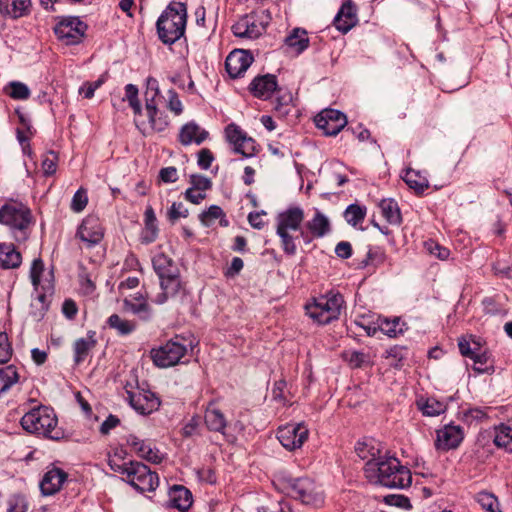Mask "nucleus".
I'll list each match as a JSON object with an SVG mask.
<instances>
[{
  "label": "nucleus",
  "instance_id": "nucleus-34",
  "mask_svg": "<svg viewBox=\"0 0 512 512\" xmlns=\"http://www.w3.org/2000/svg\"><path fill=\"white\" fill-rule=\"evenodd\" d=\"M145 227L141 233V241L145 244L154 242L158 236L157 219L152 207H148L144 213Z\"/></svg>",
  "mask_w": 512,
  "mask_h": 512
},
{
  "label": "nucleus",
  "instance_id": "nucleus-19",
  "mask_svg": "<svg viewBox=\"0 0 512 512\" xmlns=\"http://www.w3.org/2000/svg\"><path fill=\"white\" fill-rule=\"evenodd\" d=\"M126 442L131 448H133L139 457L146 461L153 464H159L162 462L163 455L157 448L151 447L150 443H147L132 434L127 436Z\"/></svg>",
  "mask_w": 512,
  "mask_h": 512
},
{
  "label": "nucleus",
  "instance_id": "nucleus-48",
  "mask_svg": "<svg viewBox=\"0 0 512 512\" xmlns=\"http://www.w3.org/2000/svg\"><path fill=\"white\" fill-rule=\"evenodd\" d=\"M123 100H127L129 106L132 108L135 115L142 114V106L138 98V88L134 84H127L125 86V97Z\"/></svg>",
  "mask_w": 512,
  "mask_h": 512
},
{
  "label": "nucleus",
  "instance_id": "nucleus-64",
  "mask_svg": "<svg viewBox=\"0 0 512 512\" xmlns=\"http://www.w3.org/2000/svg\"><path fill=\"white\" fill-rule=\"evenodd\" d=\"M213 160H214V156L209 149L204 148L198 152L197 164L201 169H203V170L209 169Z\"/></svg>",
  "mask_w": 512,
  "mask_h": 512
},
{
  "label": "nucleus",
  "instance_id": "nucleus-32",
  "mask_svg": "<svg viewBox=\"0 0 512 512\" xmlns=\"http://www.w3.org/2000/svg\"><path fill=\"white\" fill-rule=\"evenodd\" d=\"M155 366L168 368L179 364H188L192 354H149Z\"/></svg>",
  "mask_w": 512,
  "mask_h": 512
},
{
  "label": "nucleus",
  "instance_id": "nucleus-51",
  "mask_svg": "<svg viewBox=\"0 0 512 512\" xmlns=\"http://www.w3.org/2000/svg\"><path fill=\"white\" fill-rule=\"evenodd\" d=\"M384 503L390 506H395L398 508H402L405 510L412 509V504L410 499L404 495L400 494H389L386 495L383 499Z\"/></svg>",
  "mask_w": 512,
  "mask_h": 512
},
{
  "label": "nucleus",
  "instance_id": "nucleus-42",
  "mask_svg": "<svg viewBox=\"0 0 512 512\" xmlns=\"http://www.w3.org/2000/svg\"><path fill=\"white\" fill-rule=\"evenodd\" d=\"M512 424H500L495 427L494 444L497 447H503L507 451L512 452Z\"/></svg>",
  "mask_w": 512,
  "mask_h": 512
},
{
  "label": "nucleus",
  "instance_id": "nucleus-49",
  "mask_svg": "<svg viewBox=\"0 0 512 512\" xmlns=\"http://www.w3.org/2000/svg\"><path fill=\"white\" fill-rule=\"evenodd\" d=\"M477 502L488 512H501L497 498L488 492H480L477 495Z\"/></svg>",
  "mask_w": 512,
  "mask_h": 512
},
{
  "label": "nucleus",
  "instance_id": "nucleus-33",
  "mask_svg": "<svg viewBox=\"0 0 512 512\" xmlns=\"http://www.w3.org/2000/svg\"><path fill=\"white\" fill-rule=\"evenodd\" d=\"M405 323H402L399 318H394L389 320L387 318H378L377 320V328H373V332L375 333L377 329H379L383 334L387 335L390 338H396L399 335H402L406 330Z\"/></svg>",
  "mask_w": 512,
  "mask_h": 512
},
{
  "label": "nucleus",
  "instance_id": "nucleus-62",
  "mask_svg": "<svg viewBox=\"0 0 512 512\" xmlns=\"http://www.w3.org/2000/svg\"><path fill=\"white\" fill-rule=\"evenodd\" d=\"M94 335L95 333L89 334L85 338H80L76 340L74 344V352H88L94 349L96 343Z\"/></svg>",
  "mask_w": 512,
  "mask_h": 512
},
{
  "label": "nucleus",
  "instance_id": "nucleus-35",
  "mask_svg": "<svg viewBox=\"0 0 512 512\" xmlns=\"http://www.w3.org/2000/svg\"><path fill=\"white\" fill-rule=\"evenodd\" d=\"M378 446L379 444L373 439H367L358 441L355 446V451L362 460H367V462L378 461L382 457L381 449Z\"/></svg>",
  "mask_w": 512,
  "mask_h": 512
},
{
  "label": "nucleus",
  "instance_id": "nucleus-61",
  "mask_svg": "<svg viewBox=\"0 0 512 512\" xmlns=\"http://www.w3.org/2000/svg\"><path fill=\"white\" fill-rule=\"evenodd\" d=\"M168 218L171 222H175L179 218L188 216V209L182 202H174L168 210Z\"/></svg>",
  "mask_w": 512,
  "mask_h": 512
},
{
  "label": "nucleus",
  "instance_id": "nucleus-43",
  "mask_svg": "<svg viewBox=\"0 0 512 512\" xmlns=\"http://www.w3.org/2000/svg\"><path fill=\"white\" fill-rule=\"evenodd\" d=\"M199 219L204 226H211L216 219H220L222 226H227L228 221L224 219V212L221 207L217 205H211L207 210L203 211L199 215Z\"/></svg>",
  "mask_w": 512,
  "mask_h": 512
},
{
  "label": "nucleus",
  "instance_id": "nucleus-55",
  "mask_svg": "<svg viewBox=\"0 0 512 512\" xmlns=\"http://www.w3.org/2000/svg\"><path fill=\"white\" fill-rule=\"evenodd\" d=\"M166 107L176 116H179L183 112L182 102L174 89H170L167 91Z\"/></svg>",
  "mask_w": 512,
  "mask_h": 512
},
{
  "label": "nucleus",
  "instance_id": "nucleus-7",
  "mask_svg": "<svg viewBox=\"0 0 512 512\" xmlns=\"http://www.w3.org/2000/svg\"><path fill=\"white\" fill-rule=\"evenodd\" d=\"M288 494L303 504L319 507L324 502L323 493L309 478H298L291 482Z\"/></svg>",
  "mask_w": 512,
  "mask_h": 512
},
{
  "label": "nucleus",
  "instance_id": "nucleus-21",
  "mask_svg": "<svg viewBox=\"0 0 512 512\" xmlns=\"http://www.w3.org/2000/svg\"><path fill=\"white\" fill-rule=\"evenodd\" d=\"M67 479V473L60 468L48 470L41 482L40 490L43 495L50 496L57 493Z\"/></svg>",
  "mask_w": 512,
  "mask_h": 512
},
{
  "label": "nucleus",
  "instance_id": "nucleus-26",
  "mask_svg": "<svg viewBox=\"0 0 512 512\" xmlns=\"http://www.w3.org/2000/svg\"><path fill=\"white\" fill-rule=\"evenodd\" d=\"M169 504L179 511H187L192 505V494L186 487L174 485L169 490Z\"/></svg>",
  "mask_w": 512,
  "mask_h": 512
},
{
  "label": "nucleus",
  "instance_id": "nucleus-29",
  "mask_svg": "<svg viewBox=\"0 0 512 512\" xmlns=\"http://www.w3.org/2000/svg\"><path fill=\"white\" fill-rule=\"evenodd\" d=\"M468 358L466 367L473 369L477 374L494 371V360L489 354H463Z\"/></svg>",
  "mask_w": 512,
  "mask_h": 512
},
{
  "label": "nucleus",
  "instance_id": "nucleus-54",
  "mask_svg": "<svg viewBox=\"0 0 512 512\" xmlns=\"http://www.w3.org/2000/svg\"><path fill=\"white\" fill-rule=\"evenodd\" d=\"M385 261L386 254L384 253V251L378 247H375L369 249L364 263L365 265H372L374 267H377L384 264Z\"/></svg>",
  "mask_w": 512,
  "mask_h": 512
},
{
  "label": "nucleus",
  "instance_id": "nucleus-63",
  "mask_svg": "<svg viewBox=\"0 0 512 512\" xmlns=\"http://www.w3.org/2000/svg\"><path fill=\"white\" fill-rule=\"evenodd\" d=\"M426 248L430 254L436 256L440 260H446L450 255V250L440 246L438 243L429 241L426 243Z\"/></svg>",
  "mask_w": 512,
  "mask_h": 512
},
{
  "label": "nucleus",
  "instance_id": "nucleus-5",
  "mask_svg": "<svg viewBox=\"0 0 512 512\" xmlns=\"http://www.w3.org/2000/svg\"><path fill=\"white\" fill-rule=\"evenodd\" d=\"M0 223L23 232L32 223L31 210L22 202L10 200L0 208Z\"/></svg>",
  "mask_w": 512,
  "mask_h": 512
},
{
  "label": "nucleus",
  "instance_id": "nucleus-3",
  "mask_svg": "<svg viewBox=\"0 0 512 512\" xmlns=\"http://www.w3.org/2000/svg\"><path fill=\"white\" fill-rule=\"evenodd\" d=\"M304 220V211L300 207H290L277 216L276 234L280 238L285 254L293 256L297 252L296 239L291 231H299Z\"/></svg>",
  "mask_w": 512,
  "mask_h": 512
},
{
  "label": "nucleus",
  "instance_id": "nucleus-9",
  "mask_svg": "<svg viewBox=\"0 0 512 512\" xmlns=\"http://www.w3.org/2000/svg\"><path fill=\"white\" fill-rule=\"evenodd\" d=\"M87 25L78 17H68L55 27V34L66 45H75L82 41Z\"/></svg>",
  "mask_w": 512,
  "mask_h": 512
},
{
  "label": "nucleus",
  "instance_id": "nucleus-4",
  "mask_svg": "<svg viewBox=\"0 0 512 512\" xmlns=\"http://www.w3.org/2000/svg\"><path fill=\"white\" fill-rule=\"evenodd\" d=\"M344 305L343 296L330 291L306 305L307 315L319 324H328L339 318Z\"/></svg>",
  "mask_w": 512,
  "mask_h": 512
},
{
  "label": "nucleus",
  "instance_id": "nucleus-47",
  "mask_svg": "<svg viewBox=\"0 0 512 512\" xmlns=\"http://www.w3.org/2000/svg\"><path fill=\"white\" fill-rule=\"evenodd\" d=\"M147 117L149 120V126L154 132H162L169 125L168 116L163 112H160L158 108L155 109V113L147 112Z\"/></svg>",
  "mask_w": 512,
  "mask_h": 512
},
{
  "label": "nucleus",
  "instance_id": "nucleus-58",
  "mask_svg": "<svg viewBox=\"0 0 512 512\" xmlns=\"http://www.w3.org/2000/svg\"><path fill=\"white\" fill-rule=\"evenodd\" d=\"M345 362L349 364L351 368H359L364 364L370 362L371 354H341Z\"/></svg>",
  "mask_w": 512,
  "mask_h": 512
},
{
  "label": "nucleus",
  "instance_id": "nucleus-46",
  "mask_svg": "<svg viewBox=\"0 0 512 512\" xmlns=\"http://www.w3.org/2000/svg\"><path fill=\"white\" fill-rule=\"evenodd\" d=\"M45 425L43 431L40 434L52 440H59L63 438V432L60 430H56L57 426V418L53 413V410H50V415L44 419Z\"/></svg>",
  "mask_w": 512,
  "mask_h": 512
},
{
  "label": "nucleus",
  "instance_id": "nucleus-56",
  "mask_svg": "<svg viewBox=\"0 0 512 512\" xmlns=\"http://www.w3.org/2000/svg\"><path fill=\"white\" fill-rule=\"evenodd\" d=\"M87 203H88L87 192L85 189L80 188L73 195V198L71 201V209L74 212L79 213L85 209Z\"/></svg>",
  "mask_w": 512,
  "mask_h": 512
},
{
  "label": "nucleus",
  "instance_id": "nucleus-57",
  "mask_svg": "<svg viewBox=\"0 0 512 512\" xmlns=\"http://www.w3.org/2000/svg\"><path fill=\"white\" fill-rule=\"evenodd\" d=\"M480 338L469 335L467 337H461L458 340L459 352H475L480 349Z\"/></svg>",
  "mask_w": 512,
  "mask_h": 512
},
{
  "label": "nucleus",
  "instance_id": "nucleus-60",
  "mask_svg": "<svg viewBox=\"0 0 512 512\" xmlns=\"http://www.w3.org/2000/svg\"><path fill=\"white\" fill-rule=\"evenodd\" d=\"M190 184V188L200 190L204 193L212 187V182L208 177L198 174L190 176Z\"/></svg>",
  "mask_w": 512,
  "mask_h": 512
},
{
  "label": "nucleus",
  "instance_id": "nucleus-40",
  "mask_svg": "<svg viewBox=\"0 0 512 512\" xmlns=\"http://www.w3.org/2000/svg\"><path fill=\"white\" fill-rule=\"evenodd\" d=\"M285 43L290 48L294 49L297 54L302 53L309 46V38L307 32L301 28H295L286 37Z\"/></svg>",
  "mask_w": 512,
  "mask_h": 512
},
{
  "label": "nucleus",
  "instance_id": "nucleus-14",
  "mask_svg": "<svg viewBox=\"0 0 512 512\" xmlns=\"http://www.w3.org/2000/svg\"><path fill=\"white\" fill-rule=\"evenodd\" d=\"M77 236L88 247L97 245L104 236V229L100 219L94 215L85 217L77 230Z\"/></svg>",
  "mask_w": 512,
  "mask_h": 512
},
{
  "label": "nucleus",
  "instance_id": "nucleus-1",
  "mask_svg": "<svg viewBox=\"0 0 512 512\" xmlns=\"http://www.w3.org/2000/svg\"><path fill=\"white\" fill-rule=\"evenodd\" d=\"M364 472L371 483L389 489H405L412 483L410 470L395 457L382 456L378 461H368Z\"/></svg>",
  "mask_w": 512,
  "mask_h": 512
},
{
  "label": "nucleus",
  "instance_id": "nucleus-22",
  "mask_svg": "<svg viewBox=\"0 0 512 512\" xmlns=\"http://www.w3.org/2000/svg\"><path fill=\"white\" fill-rule=\"evenodd\" d=\"M197 345L198 341L192 336L176 335L165 345L152 348L150 352H193Z\"/></svg>",
  "mask_w": 512,
  "mask_h": 512
},
{
  "label": "nucleus",
  "instance_id": "nucleus-52",
  "mask_svg": "<svg viewBox=\"0 0 512 512\" xmlns=\"http://www.w3.org/2000/svg\"><path fill=\"white\" fill-rule=\"evenodd\" d=\"M487 409L488 408L480 407L470 408L463 413V420L469 425L473 424L474 422H480L487 418Z\"/></svg>",
  "mask_w": 512,
  "mask_h": 512
},
{
  "label": "nucleus",
  "instance_id": "nucleus-28",
  "mask_svg": "<svg viewBox=\"0 0 512 512\" xmlns=\"http://www.w3.org/2000/svg\"><path fill=\"white\" fill-rule=\"evenodd\" d=\"M22 257L12 243L0 244V268L14 269L20 266Z\"/></svg>",
  "mask_w": 512,
  "mask_h": 512
},
{
  "label": "nucleus",
  "instance_id": "nucleus-2",
  "mask_svg": "<svg viewBox=\"0 0 512 512\" xmlns=\"http://www.w3.org/2000/svg\"><path fill=\"white\" fill-rule=\"evenodd\" d=\"M187 7L183 2H171L156 22L159 39L164 44H174L185 33Z\"/></svg>",
  "mask_w": 512,
  "mask_h": 512
},
{
  "label": "nucleus",
  "instance_id": "nucleus-59",
  "mask_svg": "<svg viewBox=\"0 0 512 512\" xmlns=\"http://www.w3.org/2000/svg\"><path fill=\"white\" fill-rule=\"evenodd\" d=\"M105 82L104 76H101L94 82H85L80 88L79 93L86 99H91L94 96L95 91L102 86Z\"/></svg>",
  "mask_w": 512,
  "mask_h": 512
},
{
  "label": "nucleus",
  "instance_id": "nucleus-17",
  "mask_svg": "<svg viewBox=\"0 0 512 512\" xmlns=\"http://www.w3.org/2000/svg\"><path fill=\"white\" fill-rule=\"evenodd\" d=\"M153 268L161 281L173 285L172 290L177 291L180 285L179 279L172 272V260L163 253L157 254L153 260Z\"/></svg>",
  "mask_w": 512,
  "mask_h": 512
},
{
  "label": "nucleus",
  "instance_id": "nucleus-31",
  "mask_svg": "<svg viewBox=\"0 0 512 512\" xmlns=\"http://www.w3.org/2000/svg\"><path fill=\"white\" fill-rule=\"evenodd\" d=\"M204 421L208 430L213 432L224 433L227 421L224 414L210 404L204 415Z\"/></svg>",
  "mask_w": 512,
  "mask_h": 512
},
{
  "label": "nucleus",
  "instance_id": "nucleus-8",
  "mask_svg": "<svg viewBox=\"0 0 512 512\" xmlns=\"http://www.w3.org/2000/svg\"><path fill=\"white\" fill-rule=\"evenodd\" d=\"M265 18L263 15H245L232 26V32L238 38L256 39L266 30L270 17L267 15Z\"/></svg>",
  "mask_w": 512,
  "mask_h": 512
},
{
  "label": "nucleus",
  "instance_id": "nucleus-6",
  "mask_svg": "<svg viewBox=\"0 0 512 512\" xmlns=\"http://www.w3.org/2000/svg\"><path fill=\"white\" fill-rule=\"evenodd\" d=\"M126 482L141 493L151 492L158 487L159 477L158 474L151 471L147 465L141 462L131 461L129 463Z\"/></svg>",
  "mask_w": 512,
  "mask_h": 512
},
{
  "label": "nucleus",
  "instance_id": "nucleus-36",
  "mask_svg": "<svg viewBox=\"0 0 512 512\" xmlns=\"http://www.w3.org/2000/svg\"><path fill=\"white\" fill-rule=\"evenodd\" d=\"M417 407L424 416L435 417L447 410V404L434 397L421 398L417 400Z\"/></svg>",
  "mask_w": 512,
  "mask_h": 512
},
{
  "label": "nucleus",
  "instance_id": "nucleus-39",
  "mask_svg": "<svg viewBox=\"0 0 512 512\" xmlns=\"http://www.w3.org/2000/svg\"><path fill=\"white\" fill-rule=\"evenodd\" d=\"M403 180L415 192L422 193L429 187V181L425 174L414 169H407Z\"/></svg>",
  "mask_w": 512,
  "mask_h": 512
},
{
  "label": "nucleus",
  "instance_id": "nucleus-25",
  "mask_svg": "<svg viewBox=\"0 0 512 512\" xmlns=\"http://www.w3.org/2000/svg\"><path fill=\"white\" fill-rule=\"evenodd\" d=\"M31 0H0V13L17 19L31 11Z\"/></svg>",
  "mask_w": 512,
  "mask_h": 512
},
{
  "label": "nucleus",
  "instance_id": "nucleus-11",
  "mask_svg": "<svg viewBox=\"0 0 512 512\" xmlns=\"http://www.w3.org/2000/svg\"><path fill=\"white\" fill-rule=\"evenodd\" d=\"M308 434L309 431L303 423L288 424L278 430L277 438L284 448L292 451L304 444Z\"/></svg>",
  "mask_w": 512,
  "mask_h": 512
},
{
  "label": "nucleus",
  "instance_id": "nucleus-38",
  "mask_svg": "<svg viewBox=\"0 0 512 512\" xmlns=\"http://www.w3.org/2000/svg\"><path fill=\"white\" fill-rule=\"evenodd\" d=\"M160 97L159 82L156 78L149 76L146 79V89L144 92L146 112L155 113L157 109L156 99Z\"/></svg>",
  "mask_w": 512,
  "mask_h": 512
},
{
  "label": "nucleus",
  "instance_id": "nucleus-30",
  "mask_svg": "<svg viewBox=\"0 0 512 512\" xmlns=\"http://www.w3.org/2000/svg\"><path fill=\"white\" fill-rule=\"evenodd\" d=\"M305 228L315 238H322L331 230L329 219L319 210H316L313 218L306 222Z\"/></svg>",
  "mask_w": 512,
  "mask_h": 512
},
{
  "label": "nucleus",
  "instance_id": "nucleus-23",
  "mask_svg": "<svg viewBox=\"0 0 512 512\" xmlns=\"http://www.w3.org/2000/svg\"><path fill=\"white\" fill-rule=\"evenodd\" d=\"M356 7L351 1L345 2L334 18V26L342 33H347L357 23Z\"/></svg>",
  "mask_w": 512,
  "mask_h": 512
},
{
  "label": "nucleus",
  "instance_id": "nucleus-27",
  "mask_svg": "<svg viewBox=\"0 0 512 512\" xmlns=\"http://www.w3.org/2000/svg\"><path fill=\"white\" fill-rule=\"evenodd\" d=\"M43 291H40V287L36 292V296L33 298L31 303V314L36 319L43 318L45 312L49 308V295L52 293V286L50 283L47 286H41Z\"/></svg>",
  "mask_w": 512,
  "mask_h": 512
},
{
  "label": "nucleus",
  "instance_id": "nucleus-15",
  "mask_svg": "<svg viewBox=\"0 0 512 512\" xmlns=\"http://www.w3.org/2000/svg\"><path fill=\"white\" fill-rule=\"evenodd\" d=\"M127 400L130 406L142 415H147L157 410L160 406L159 398L151 391H141L134 393L126 391Z\"/></svg>",
  "mask_w": 512,
  "mask_h": 512
},
{
  "label": "nucleus",
  "instance_id": "nucleus-18",
  "mask_svg": "<svg viewBox=\"0 0 512 512\" xmlns=\"http://www.w3.org/2000/svg\"><path fill=\"white\" fill-rule=\"evenodd\" d=\"M50 410L44 406L32 409L21 418V426L27 432L40 434L44 429V419L50 415Z\"/></svg>",
  "mask_w": 512,
  "mask_h": 512
},
{
  "label": "nucleus",
  "instance_id": "nucleus-45",
  "mask_svg": "<svg viewBox=\"0 0 512 512\" xmlns=\"http://www.w3.org/2000/svg\"><path fill=\"white\" fill-rule=\"evenodd\" d=\"M365 215L366 208L357 204L349 205L344 212L345 220L354 227L363 222Z\"/></svg>",
  "mask_w": 512,
  "mask_h": 512
},
{
  "label": "nucleus",
  "instance_id": "nucleus-12",
  "mask_svg": "<svg viewBox=\"0 0 512 512\" xmlns=\"http://www.w3.org/2000/svg\"><path fill=\"white\" fill-rule=\"evenodd\" d=\"M315 124L325 135H337L347 124L346 116L335 109H324L315 117Z\"/></svg>",
  "mask_w": 512,
  "mask_h": 512
},
{
  "label": "nucleus",
  "instance_id": "nucleus-44",
  "mask_svg": "<svg viewBox=\"0 0 512 512\" xmlns=\"http://www.w3.org/2000/svg\"><path fill=\"white\" fill-rule=\"evenodd\" d=\"M108 325L115 329L120 335H128L136 329V322L121 318L117 314H113L108 318Z\"/></svg>",
  "mask_w": 512,
  "mask_h": 512
},
{
  "label": "nucleus",
  "instance_id": "nucleus-41",
  "mask_svg": "<svg viewBox=\"0 0 512 512\" xmlns=\"http://www.w3.org/2000/svg\"><path fill=\"white\" fill-rule=\"evenodd\" d=\"M379 207L381 209L383 217L390 223L398 225L401 223V213L398 207V203L393 199H384L380 202Z\"/></svg>",
  "mask_w": 512,
  "mask_h": 512
},
{
  "label": "nucleus",
  "instance_id": "nucleus-50",
  "mask_svg": "<svg viewBox=\"0 0 512 512\" xmlns=\"http://www.w3.org/2000/svg\"><path fill=\"white\" fill-rule=\"evenodd\" d=\"M8 95L15 100H26L30 96V90L26 84L13 81L9 83Z\"/></svg>",
  "mask_w": 512,
  "mask_h": 512
},
{
  "label": "nucleus",
  "instance_id": "nucleus-20",
  "mask_svg": "<svg viewBox=\"0 0 512 512\" xmlns=\"http://www.w3.org/2000/svg\"><path fill=\"white\" fill-rule=\"evenodd\" d=\"M277 79L275 75L266 74L255 77L249 85V90L253 96L261 99H268L277 89Z\"/></svg>",
  "mask_w": 512,
  "mask_h": 512
},
{
  "label": "nucleus",
  "instance_id": "nucleus-13",
  "mask_svg": "<svg viewBox=\"0 0 512 512\" xmlns=\"http://www.w3.org/2000/svg\"><path fill=\"white\" fill-rule=\"evenodd\" d=\"M464 439V432L461 426L449 423L436 430L435 448L438 451H449L456 449Z\"/></svg>",
  "mask_w": 512,
  "mask_h": 512
},
{
  "label": "nucleus",
  "instance_id": "nucleus-24",
  "mask_svg": "<svg viewBox=\"0 0 512 512\" xmlns=\"http://www.w3.org/2000/svg\"><path fill=\"white\" fill-rule=\"evenodd\" d=\"M208 135L209 133L206 130L202 129L194 121H191L181 127L179 132V141L184 146H188L193 143L200 145L207 139Z\"/></svg>",
  "mask_w": 512,
  "mask_h": 512
},
{
  "label": "nucleus",
  "instance_id": "nucleus-16",
  "mask_svg": "<svg viewBox=\"0 0 512 512\" xmlns=\"http://www.w3.org/2000/svg\"><path fill=\"white\" fill-rule=\"evenodd\" d=\"M253 56L246 50L236 49L229 53L225 68L231 78L240 77L253 63Z\"/></svg>",
  "mask_w": 512,
  "mask_h": 512
},
{
  "label": "nucleus",
  "instance_id": "nucleus-53",
  "mask_svg": "<svg viewBox=\"0 0 512 512\" xmlns=\"http://www.w3.org/2000/svg\"><path fill=\"white\" fill-rule=\"evenodd\" d=\"M44 270V264L41 259H34L30 268V278L34 286V290L37 291L41 286V275Z\"/></svg>",
  "mask_w": 512,
  "mask_h": 512
},
{
  "label": "nucleus",
  "instance_id": "nucleus-37",
  "mask_svg": "<svg viewBox=\"0 0 512 512\" xmlns=\"http://www.w3.org/2000/svg\"><path fill=\"white\" fill-rule=\"evenodd\" d=\"M19 381V373L15 365L0 367V399Z\"/></svg>",
  "mask_w": 512,
  "mask_h": 512
},
{
  "label": "nucleus",
  "instance_id": "nucleus-10",
  "mask_svg": "<svg viewBox=\"0 0 512 512\" xmlns=\"http://www.w3.org/2000/svg\"><path fill=\"white\" fill-rule=\"evenodd\" d=\"M225 135L227 141L233 146L235 153L241 154L244 157H252L255 154V141L247 137L246 133L236 124H229L225 128Z\"/></svg>",
  "mask_w": 512,
  "mask_h": 512
}]
</instances>
